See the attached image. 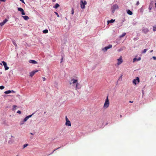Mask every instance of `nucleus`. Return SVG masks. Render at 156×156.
<instances>
[{
  "label": "nucleus",
  "mask_w": 156,
  "mask_h": 156,
  "mask_svg": "<svg viewBox=\"0 0 156 156\" xmlns=\"http://www.w3.org/2000/svg\"><path fill=\"white\" fill-rule=\"evenodd\" d=\"M28 144H24L23 145V148H24L25 147H27V146H28Z\"/></svg>",
  "instance_id": "obj_24"
},
{
  "label": "nucleus",
  "mask_w": 156,
  "mask_h": 156,
  "mask_svg": "<svg viewBox=\"0 0 156 156\" xmlns=\"http://www.w3.org/2000/svg\"><path fill=\"white\" fill-rule=\"evenodd\" d=\"M48 32V30L47 29H45L43 31V33L44 34L47 33Z\"/></svg>",
  "instance_id": "obj_19"
},
{
  "label": "nucleus",
  "mask_w": 156,
  "mask_h": 156,
  "mask_svg": "<svg viewBox=\"0 0 156 156\" xmlns=\"http://www.w3.org/2000/svg\"><path fill=\"white\" fill-rule=\"evenodd\" d=\"M66 122L65 125L66 126H71L70 121L69 120L67 116L66 117Z\"/></svg>",
  "instance_id": "obj_3"
},
{
  "label": "nucleus",
  "mask_w": 156,
  "mask_h": 156,
  "mask_svg": "<svg viewBox=\"0 0 156 156\" xmlns=\"http://www.w3.org/2000/svg\"><path fill=\"white\" fill-rule=\"evenodd\" d=\"M3 63V66L5 67V70H7L9 69V67L7 66V63L3 61L2 62Z\"/></svg>",
  "instance_id": "obj_7"
},
{
  "label": "nucleus",
  "mask_w": 156,
  "mask_h": 156,
  "mask_svg": "<svg viewBox=\"0 0 156 156\" xmlns=\"http://www.w3.org/2000/svg\"><path fill=\"white\" fill-rule=\"evenodd\" d=\"M18 156V155H17V156Z\"/></svg>",
  "instance_id": "obj_52"
},
{
  "label": "nucleus",
  "mask_w": 156,
  "mask_h": 156,
  "mask_svg": "<svg viewBox=\"0 0 156 156\" xmlns=\"http://www.w3.org/2000/svg\"><path fill=\"white\" fill-rule=\"evenodd\" d=\"M115 21V20H113L112 19L110 21H108V23L109 22L111 23H113L114 21Z\"/></svg>",
  "instance_id": "obj_20"
},
{
  "label": "nucleus",
  "mask_w": 156,
  "mask_h": 156,
  "mask_svg": "<svg viewBox=\"0 0 156 156\" xmlns=\"http://www.w3.org/2000/svg\"><path fill=\"white\" fill-rule=\"evenodd\" d=\"M59 6V5L58 3H56L55 5L54 6V8L55 9H57Z\"/></svg>",
  "instance_id": "obj_17"
},
{
  "label": "nucleus",
  "mask_w": 156,
  "mask_h": 156,
  "mask_svg": "<svg viewBox=\"0 0 156 156\" xmlns=\"http://www.w3.org/2000/svg\"><path fill=\"white\" fill-rule=\"evenodd\" d=\"M34 114V113H33V114H32V115H28L26 117L23 119V120L24 121H25V122H26L28 119L31 117L32 115Z\"/></svg>",
  "instance_id": "obj_13"
},
{
  "label": "nucleus",
  "mask_w": 156,
  "mask_h": 156,
  "mask_svg": "<svg viewBox=\"0 0 156 156\" xmlns=\"http://www.w3.org/2000/svg\"><path fill=\"white\" fill-rule=\"evenodd\" d=\"M38 71V70H34L30 73V75L31 77H32L35 74V73L37 72Z\"/></svg>",
  "instance_id": "obj_11"
},
{
  "label": "nucleus",
  "mask_w": 156,
  "mask_h": 156,
  "mask_svg": "<svg viewBox=\"0 0 156 156\" xmlns=\"http://www.w3.org/2000/svg\"><path fill=\"white\" fill-rule=\"evenodd\" d=\"M126 34V33H124L122 35L120 36L121 37H122L124 36Z\"/></svg>",
  "instance_id": "obj_25"
},
{
  "label": "nucleus",
  "mask_w": 156,
  "mask_h": 156,
  "mask_svg": "<svg viewBox=\"0 0 156 156\" xmlns=\"http://www.w3.org/2000/svg\"><path fill=\"white\" fill-rule=\"evenodd\" d=\"M4 93L5 94H8L11 93V90H7Z\"/></svg>",
  "instance_id": "obj_21"
},
{
  "label": "nucleus",
  "mask_w": 156,
  "mask_h": 156,
  "mask_svg": "<svg viewBox=\"0 0 156 156\" xmlns=\"http://www.w3.org/2000/svg\"><path fill=\"white\" fill-rule=\"evenodd\" d=\"M151 7L150 6H149V9L150 10H151Z\"/></svg>",
  "instance_id": "obj_35"
},
{
  "label": "nucleus",
  "mask_w": 156,
  "mask_h": 156,
  "mask_svg": "<svg viewBox=\"0 0 156 156\" xmlns=\"http://www.w3.org/2000/svg\"><path fill=\"white\" fill-rule=\"evenodd\" d=\"M129 102L130 103H133V101H129Z\"/></svg>",
  "instance_id": "obj_46"
},
{
  "label": "nucleus",
  "mask_w": 156,
  "mask_h": 156,
  "mask_svg": "<svg viewBox=\"0 0 156 156\" xmlns=\"http://www.w3.org/2000/svg\"><path fill=\"white\" fill-rule=\"evenodd\" d=\"M52 0L53 1V2H55V0Z\"/></svg>",
  "instance_id": "obj_45"
},
{
  "label": "nucleus",
  "mask_w": 156,
  "mask_h": 156,
  "mask_svg": "<svg viewBox=\"0 0 156 156\" xmlns=\"http://www.w3.org/2000/svg\"><path fill=\"white\" fill-rule=\"evenodd\" d=\"M17 113L19 114H20L21 113V112L20 111H18L17 112Z\"/></svg>",
  "instance_id": "obj_32"
},
{
  "label": "nucleus",
  "mask_w": 156,
  "mask_h": 156,
  "mask_svg": "<svg viewBox=\"0 0 156 156\" xmlns=\"http://www.w3.org/2000/svg\"><path fill=\"white\" fill-rule=\"evenodd\" d=\"M25 122L23 120V121H21L20 123V125L23 124Z\"/></svg>",
  "instance_id": "obj_22"
},
{
  "label": "nucleus",
  "mask_w": 156,
  "mask_h": 156,
  "mask_svg": "<svg viewBox=\"0 0 156 156\" xmlns=\"http://www.w3.org/2000/svg\"><path fill=\"white\" fill-rule=\"evenodd\" d=\"M139 79L138 77H137L136 79H134L133 80V83L134 84L136 85L137 82V83H138L139 82Z\"/></svg>",
  "instance_id": "obj_10"
},
{
  "label": "nucleus",
  "mask_w": 156,
  "mask_h": 156,
  "mask_svg": "<svg viewBox=\"0 0 156 156\" xmlns=\"http://www.w3.org/2000/svg\"><path fill=\"white\" fill-rule=\"evenodd\" d=\"M55 13L57 15V17H59V15L58 13L57 12H55Z\"/></svg>",
  "instance_id": "obj_30"
},
{
  "label": "nucleus",
  "mask_w": 156,
  "mask_h": 156,
  "mask_svg": "<svg viewBox=\"0 0 156 156\" xmlns=\"http://www.w3.org/2000/svg\"><path fill=\"white\" fill-rule=\"evenodd\" d=\"M109 101L108 98V96L105 100V103L103 106V108H107L109 107Z\"/></svg>",
  "instance_id": "obj_1"
},
{
  "label": "nucleus",
  "mask_w": 156,
  "mask_h": 156,
  "mask_svg": "<svg viewBox=\"0 0 156 156\" xmlns=\"http://www.w3.org/2000/svg\"><path fill=\"white\" fill-rule=\"evenodd\" d=\"M153 30L154 31H156V26H154V27H153Z\"/></svg>",
  "instance_id": "obj_27"
},
{
  "label": "nucleus",
  "mask_w": 156,
  "mask_h": 156,
  "mask_svg": "<svg viewBox=\"0 0 156 156\" xmlns=\"http://www.w3.org/2000/svg\"><path fill=\"white\" fill-rule=\"evenodd\" d=\"M137 60V59L136 58H133V62H134L136 60Z\"/></svg>",
  "instance_id": "obj_34"
},
{
  "label": "nucleus",
  "mask_w": 156,
  "mask_h": 156,
  "mask_svg": "<svg viewBox=\"0 0 156 156\" xmlns=\"http://www.w3.org/2000/svg\"><path fill=\"white\" fill-rule=\"evenodd\" d=\"M112 47V45H110L107 46L105 47L104 48L102 49L103 51H106L108 49L111 48Z\"/></svg>",
  "instance_id": "obj_6"
},
{
  "label": "nucleus",
  "mask_w": 156,
  "mask_h": 156,
  "mask_svg": "<svg viewBox=\"0 0 156 156\" xmlns=\"http://www.w3.org/2000/svg\"><path fill=\"white\" fill-rule=\"evenodd\" d=\"M153 58L154 60H155L156 59V57L155 56L153 57Z\"/></svg>",
  "instance_id": "obj_37"
},
{
  "label": "nucleus",
  "mask_w": 156,
  "mask_h": 156,
  "mask_svg": "<svg viewBox=\"0 0 156 156\" xmlns=\"http://www.w3.org/2000/svg\"><path fill=\"white\" fill-rule=\"evenodd\" d=\"M134 40H136V39H135V38H134Z\"/></svg>",
  "instance_id": "obj_50"
},
{
  "label": "nucleus",
  "mask_w": 156,
  "mask_h": 156,
  "mask_svg": "<svg viewBox=\"0 0 156 156\" xmlns=\"http://www.w3.org/2000/svg\"><path fill=\"white\" fill-rule=\"evenodd\" d=\"M22 17L25 20H27L29 19V17L27 16H22Z\"/></svg>",
  "instance_id": "obj_16"
},
{
  "label": "nucleus",
  "mask_w": 156,
  "mask_h": 156,
  "mask_svg": "<svg viewBox=\"0 0 156 156\" xmlns=\"http://www.w3.org/2000/svg\"><path fill=\"white\" fill-rule=\"evenodd\" d=\"M112 10L113 12L115 11V9H118L119 6L118 5L115 4L112 7Z\"/></svg>",
  "instance_id": "obj_5"
},
{
  "label": "nucleus",
  "mask_w": 156,
  "mask_h": 156,
  "mask_svg": "<svg viewBox=\"0 0 156 156\" xmlns=\"http://www.w3.org/2000/svg\"><path fill=\"white\" fill-rule=\"evenodd\" d=\"M5 88V87L4 86H0V89L1 90H2L3 89H4Z\"/></svg>",
  "instance_id": "obj_26"
},
{
  "label": "nucleus",
  "mask_w": 156,
  "mask_h": 156,
  "mask_svg": "<svg viewBox=\"0 0 156 156\" xmlns=\"http://www.w3.org/2000/svg\"><path fill=\"white\" fill-rule=\"evenodd\" d=\"M81 87V86L80 84L78 83V82H77L76 83V86L75 87V89L76 90H77L78 89H80Z\"/></svg>",
  "instance_id": "obj_9"
},
{
  "label": "nucleus",
  "mask_w": 156,
  "mask_h": 156,
  "mask_svg": "<svg viewBox=\"0 0 156 156\" xmlns=\"http://www.w3.org/2000/svg\"><path fill=\"white\" fill-rule=\"evenodd\" d=\"M120 117H121L122 116V115H120Z\"/></svg>",
  "instance_id": "obj_51"
},
{
  "label": "nucleus",
  "mask_w": 156,
  "mask_h": 156,
  "mask_svg": "<svg viewBox=\"0 0 156 156\" xmlns=\"http://www.w3.org/2000/svg\"><path fill=\"white\" fill-rule=\"evenodd\" d=\"M13 44H14L15 46H17V45H16V43H15V42H13Z\"/></svg>",
  "instance_id": "obj_42"
},
{
  "label": "nucleus",
  "mask_w": 156,
  "mask_h": 156,
  "mask_svg": "<svg viewBox=\"0 0 156 156\" xmlns=\"http://www.w3.org/2000/svg\"><path fill=\"white\" fill-rule=\"evenodd\" d=\"M42 79L43 81H44L46 80V78L44 77H43Z\"/></svg>",
  "instance_id": "obj_33"
},
{
  "label": "nucleus",
  "mask_w": 156,
  "mask_h": 156,
  "mask_svg": "<svg viewBox=\"0 0 156 156\" xmlns=\"http://www.w3.org/2000/svg\"><path fill=\"white\" fill-rule=\"evenodd\" d=\"M155 7H156V2L155 4Z\"/></svg>",
  "instance_id": "obj_47"
},
{
  "label": "nucleus",
  "mask_w": 156,
  "mask_h": 156,
  "mask_svg": "<svg viewBox=\"0 0 156 156\" xmlns=\"http://www.w3.org/2000/svg\"><path fill=\"white\" fill-rule=\"evenodd\" d=\"M117 64L118 65H120L122 62L123 61L121 56L119 58L117 59Z\"/></svg>",
  "instance_id": "obj_8"
},
{
  "label": "nucleus",
  "mask_w": 156,
  "mask_h": 156,
  "mask_svg": "<svg viewBox=\"0 0 156 156\" xmlns=\"http://www.w3.org/2000/svg\"><path fill=\"white\" fill-rule=\"evenodd\" d=\"M77 82L78 80H77L73 79L69 81V84L70 85H71L72 84H74L75 83L76 84L78 82Z\"/></svg>",
  "instance_id": "obj_4"
},
{
  "label": "nucleus",
  "mask_w": 156,
  "mask_h": 156,
  "mask_svg": "<svg viewBox=\"0 0 156 156\" xmlns=\"http://www.w3.org/2000/svg\"><path fill=\"white\" fill-rule=\"evenodd\" d=\"M15 92L13 90H11V93H15Z\"/></svg>",
  "instance_id": "obj_39"
},
{
  "label": "nucleus",
  "mask_w": 156,
  "mask_h": 156,
  "mask_svg": "<svg viewBox=\"0 0 156 156\" xmlns=\"http://www.w3.org/2000/svg\"><path fill=\"white\" fill-rule=\"evenodd\" d=\"M30 134L31 135H33V134L32 133H30Z\"/></svg>",
  "instance_id": "obj_49"
},
{
  "label": "nucleus",
  "mask_w": 156,
  "mask_h": 156,
  "mask_svg": "<svg viewBox=\"0 0 156 156\" xmlns=\"http://www.w3.org/2000/svg\"><path fill=\"white\" fill-rule=\"evenodd\" d=\"M139 4V1H137L136 3V5H138Z\"/></svg>",
  "instance_id": "obj_36"
},
{
  "label": "nucleus",
  "mask_w": 156,
  "mask_h": 156,
  "mask_svg": "<svg viewBox=\"0 0 156 156\" xmlns=\"http://www.w3.org/2000/svg\"><path fill=\"white\" fill-rule=\"evenodd\" d=\"M21 13H22V14L23 15H25V13L24 10H23V11H22L21 12Z\"/></svg>",
  "instance_id": "obj_29"
},
{
  "label": "nucleus",
  "mask_w": 156,
  "mask_h": 156,
  "mask_svg": "<svg viewBox=\"0 0 156 156\" xmlns=\"http://www.w3.org/2000/svg\"><path fill=\"white\" fill-rule=\"evenodd\" d=\"M87 4V2L86 1H83L81 0L80 2V5L81 8L83 9L85 8V5Z\"/></svg>",
  "instance_id": "obj_2"
},
{
  "label": "nucleus",
  "mask_w": 156,
  "mask_h": 156,
  "mask_svg": "<svg viewBox=\"0 0 156 156\" xmlns=\"http://www.w3.org/2000/svg\"><path fill=\"white\" fill-rule=\"evenodd\" d=\"M74 13V10L73 9H72V14L73 15Z\"/></svg>",
  "instance_id": "obj_31"
},
{
  "label": "nucleus",
  "mask_w": 156,
  "mask_h": 156,
  "mask_svg": "<svg viewBox=\"0 0 156 156\" xmlns=\"http://www.w3.org/2000/svg\"><path fill=\"white\" fill-rule=\"evenodd\" d=\"M29 62L30 63H32V64H37V62L34 60H30L29 61Z\"/></svg>",
  "instance_id": "obj_14"
},
{
  "label": "nucleus",
  "mask_w": 156,
  "mask_h": 156,
  "mask_svg": "<svg viewBox=\"0 0 156 156\" xmlns=\"http://www.w3.org/2000/svg\"><path fill=\"white\" fill-rule=\"evenodd\" d=\"M153 50H151V51H150V52L151 53V52H153Z\"/></svg>",
  "instance_id": "obj_44"
},
{
  "label": "nucleus",
  "mask_w": 156,
  "mask_h": 156,
  "mask_svg": "<svg viewBox=\"0 0 156 156\" xmlns=\"http://www.w3.org/2000/svg\"><path fill=\"white\" fill-rule=\"evenodd\" d=\"M6 0H0V1L3 2H5L6 1Z\"/></svg>",
  "instance_id": "obj_41"
},
{
  "label": "nucleus",
  "mask_w": 156,
  "mask_h": 156,
  "mask_svg": "<svg viewBox=\"0 0 156 156\" xmlns=\"http://www.w3.org/2000/svg\"><path fill=\"white\" fill-rule=\"evenodd\" d=\"M127 13L129 15H132L133 14L132 12L130 10H127Z\"/></svg>",
  "instance_id": "obj_15"
},
{
  "label": "nucleus",
  "mask_w": 156,
  "mask_h": 156,
  "mask_svg": "<svg viewBox=\"0 0 156 156\" xmlns=\"http://www.w3.org/2000/svg\"><path fill=\"white\" fill-rule=\"evenodd\" d=\"M20 1H21L23 3H25L23 0H20Z\"/></svg>",
  "instance_id": "obj_38"
},
{
  "label": "nucleus",
  "mask_w": 156,
  "mask_h": 156,
  "mask_svg": "<svg viewBox=\"0 0 156 156\" xmlns=\"http://www.w3.org/2000/svg\"><path fill=\"white\" fill-rule=\"evenodd\" d=\"M0 65H2V64L1 63H0Z\"/></svg>",
  "instance_id": "obj_48"
},
{
  "label": "nucleus",
  "mask_w": 156,
  "mask_h": 156,
  "mask_svg": "<svg viewBox=\"0 0 156 156\" xmlns=\"http://www.w3.org/2000/svg\"><path fill=\"white\" fill-rule=\"evenodd\" d=\"M140 58H139L138 59H137V61H139V60H140Z\"/></svg>",
  "instance_id": "obj_43"
},
{
  "label": "nucleus",
  "mask_w": 156,
  "mask_h": 156,
  "mask_svg": "<svg viewBox=\"0 0 156 156\" xmlns=\"http://www.w3.org/2000/svg\"><path fill=\"white\" fill-rule=\"evenodd\" d=\"M18 10L19 11H20L21 12L24 10L23 9L20 7L18 8Z\"/></svg>",
  "instance_id": "obj_18"
},
{
  "label": "nucleus",
  "mask_w": 156,
  "mask_h": 156,
  "mask_svg": "<svg viewBox=\"0 0 156 156\" xmlns=\"http://www.w3.org/2000/svg\"><path fill=\"white\" fill-rule=\"evenodd\" d=\"M8 20L6 19H5V20H4L3 22L0 23V25L1 26H3L5 23Z\"/></svg>",
  "instance_id": "obj_12"
},
{
  "label": "nucleus",
  "mask_w": 156,
  "mask_h": 156,
  "mask_svg": "<svg viewBox=\"0 0 156 156\" xmlns=\"http://www.w3.org/2000/svg\"><path fill=\"white\" fill-rule=\"evenodd\" d=\"M147 51V49H144V51H143L142 52V53H145L146 51Z\"/></svg>",
  "instance_id": "obj_28"
},
{
  "label": "nucleus",
  "mask_w": 156,
  "mask_h": 156,
  "mask_svg": "<svg viewBox=\"0 0 156 156\" xmlns=\"http://www.w3.org/2000/svg\"><path fill=\"white\" fill-rule=\"evenodd\" d=\"M60 148V147H58V148H56V149H55L53 151V152H52L50 154H52L53 153V152H54L55 151H56V150H58V149Z\"/></svg>",
  "instance_id": "obj_23"
},
{
  "label": "nucleus",
  "mask_w": 156,
  "mask_h": 156,
  "mask_svg": "<svg viewBox=\"0 0 156 156\" xmlns=\"http://www.w3.org/2000/svg\"><path fill=\"white\" fill-rule=\"evenodd\" d=\"M16 105H14L13 106V109H16Z\"/></svg>",
  "instance_id": "obj_40"
}]
</instances>
